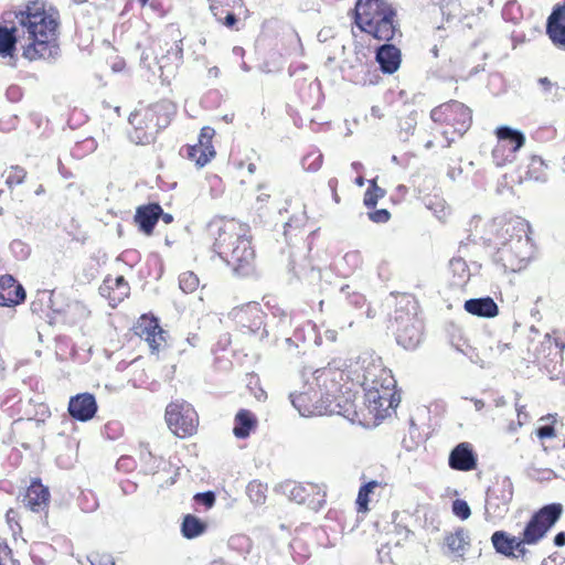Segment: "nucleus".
<instances>
[{
	"mask_svg": "<svg viewBox=\"0 0 565 565\" xmlns=\"http://www.w3.org/2000/svg\"><path fill=\"white\" fill-rule=\"evenodd\" d=\"M26 292L22 285H17L15 289L0 291V307H14L25 300Z\"/></svg>",
	"mask_w": 565,
	"mask_h": 565,
	"instance_id": "35",
	"label": "nucleus"
},
{
	"mask_svg": "<svg viewBox=\"0 0 565 565\" xmlns=\"http://www.w3.org/2000/svg\"><path fill=\"white\" fill-rule=\"evenodd\" d=\"M447 175L451 181H460L462 168L460 166L449 167Z\"/></svg>",
	"mask_w": 565,
	"mask_h": 565,
	"instance_id": "58",
	"label": "nucleus"
},
{
	"mask_svg": "<svg viewBox=\"0 0 565 565\" xmlns=\"http://www.w3.org/2000/svg\"><path fill=\"white\" fill-rule=\"evenodd\" d=\"M385 190L380 188L376 183V180H370L369 181V188L364 193L363 203L367 209L375 207L379 200L384 198Z\"/></svg>",
	"mask_w": 565,
	"mask_h": 565,
	"instance_id": "37",
	"label": "nucleus"
},
{
	"mask_svg": "<svg viewBox=\"0 0 565 565\" xmlns=\"http://www.w3.org/2000/svg\"><path fill=\"white\" fill-rule=\"evenodd\" d=\"M183 47L182 40H175L166 50H162L160 56H157L159 68L163 72L164 68L171 66L178 67L182 63Z\"/></svg>",
	"mask_w": 565,
	"mask_h": 565,
	"instance_id": "26",
	"label": "nucleus"
},
{
	"mask_svg": "<svg viewBox=\"0 0 565 565\" xmlns=\"http://www.w3.org/2000/svg\"><path fill=\"white\" fill-rule=\"evenodd\" d=\"M380 487V482L372 480L359 489L358 498H356V509L358 512H366L369 511V502H370V494L374 491L375 488Z\"/></svg>",
	"mask_w": 565,
	"mask_h": 565,
	"instance_id": "36",
	"label": "nucleus"
},
{
	"mask_svg": "<svg viewBox=\"0 0 565 565\" xmlns=\"http://www.w3.org/2000/svg\"><path fill=\"white\" fill-rule=\"evenodd\" d=\"M524 406L516 405V412H518V425L522 426L525 422L529 420V415L524 411Z\"/></svg>",
	"mask_w": 565,
	"mask_h": 565,
	"instance_id": "59",
	"label": "nucleus"
},
{
	"mask_svg": "<svg viewBox=\"0 0 565 565\" xmlns=\"http://www.w3.org/2000/svg\"><path fill=\"white\" fill-rule=\"evenodd\" d=\"M430 118L435 122L450 126L454 132L462 136L472 121L471 109L458 100H449L435 107L430 111Z\"/></svg>",
	"mask_w": 565,
	"mask_h": 565,
	"instance_id": "8",
	"label": "nucleus"
},
{
	"mask_svg": "<svg viewBox=\"0 0 565 565\" xmlns=\"http://www.w3.org/2000/svg\"><path fill=\"white\" fill-rule=\"evenodd\" d=\"M161 214L162 207L159 203L141 205L136 210L135 222L142 233L150 235Z\"/></svg>",
	"mask_w": 565,
	"mask_h": 565,
	"instance_id": "20",
	"label": "nucleus"
},
{
	"mask_svg": "<svg viewBox=\"0 0 565 565\" xmlns=\"http://www.w3.org/2000/svg\"><path fill=\"white\" fill-rule=\"evenodd\" d=\"M537 83L542 87V93L544 94L545 98L554 100V97L558 90L557 84L553 83L548 77H540Z\"/></svg>",
	"mask_w": 565,
	"mask_h": 565,
	"instance_id": "45",
	"label": "nucleus"
},
{
	"mask_svg": "<svg viewBox=\"0 0 565 565\" xmlns=\"http://www.w3.org/2000/svg\"><path fill=\"white\" fill-rule=\"evenodd\" d=\"M338 333L335 330L328 329L324 331L322 339L324 338L327 341L333 343L337 341Z\"/></svg>",
	"mask_w": 565,
	"mask_h": 565,
	"instance_id": "61",
	"label": "nucleus"
},
{
	"mask_svg": "<svg viewBox=\"0 0 565 565\" xmlns=\"http://www.w3.org/2000/svg\"><path fill=\"white\" fill-rule=\"evenodd\" d=\"M546 34L554 46L565 50V4L553 9L546 21Z\"/></svg>",
	"mask_w": 565,
	"mask_h": 565,
	"instance_id": "17",
	"label": "nucleus"
},
{
	"mask_svg": "<svg viewBox=\"0 0 565 565\" xmlns=\"http://www.w3.org/2000/svg\"><path fill=\"white\" fill-rule=\"evenodd\" d=\"M516 544H518V546L514 547V552H518V554H515L516 555L515 557L525 556V554L527 553V550L524 547V544H526L524 542V539H522V540L516 539Z\"/></svg>",
	"mask_w": 565,
	"mask_h": 565,
	"instance_id": "60",
	"label": "nucleus"
},
{
	"mask_svg": "<svg viewBox=\"0 0 565 565\" xmlns=\"http://www.w3.org/2000/svg\"><path fill=\"white\" fill-rule=\"evenodd\" d=\"M396 342L406 350L418 347L423 335V323L416 312L396 309L393 318Z\"/></svg>",
	"mask_w": 565,
	"mask_h": 565,
	"instance_id": "7",
	"label": "nucleus"
},
{
	"mask_svg": "<svg viewBox=\"0 0 565 565\" xmlns=\"http://www.w3.org/2000/svg\"><path fill=\"white\" fill-rule=\"evenodd\" d=\"M206 523L193 514H186L181 523L183 537L193 540L206 531Z\"/></svg>",
	"mask_w": 565,
	"mask_h": 565,
	"instance_id": "32",
	"label": "nucleus"
},
{
	"mask_svg": "<svg viewBox=\"0 0 565 565\" xmlns=\"http://www.w3.org/2000/svg\"><path fill=\"white\" fill-rule=\"evenodd\" d=\"M513 498V483L509 477L497 479L494 484L488 489L486 511L494 516H502L509 510Z\"/></svg>",
	"mask_w": 565,
	"mask_h": 565,
	"instance_id": "12",
	"label": "nucleus"
},
{
	"mask_svg": "<svg viewBox=\"0 0 565 565\" xmlns=\"http://www.w3.org/2000/svg\"><path fill=\"white\" fill-rule=\"evenodd\" d=\"M12 252H14L15 254H19L21 258H25L29 253H30V248L21 241L19 239H15L11 243L10 245Z\"/></svg>",
	"mask_w": 565,
	"mask_h": 565,
	"instance_id": "55",
	"label": "nucleus"
},
{
	"mask_svg": "<svg viewBox=\"0 0 565 565\" xmlns=\"http://www.w3.org/2000/svg\"><path fill=\"white\" fill-rule=\"evenodd\" d=\"M230 316L239 326L245 333L256 334L262 331L260 337L266 334L264 326V312L259 303L248 302L239 307H235Z\"/></svg>",
	"mask_w": 565,
	"mask_h": 565,
	"instance_id": "13",
	"label": "nucleus"
},
{
	"mask_svg": "<svg viewBox=\"0 0 565 565\" xmlns=\"http://www.w3.org/2000/svg\"><path fill=\"white\" fill-rule=\"evenodd\" d=\"M510 343L498 342L495 349L491 348V350H495L498 354H502L505 350H510Z\"/></svg>",
	"mask_w": 565,
	"mask_h": 565,
	"instance_id": "64",
	"label": "nucleus"
},
{
	"mask_svg": "<svg viewBox=\"0 0 565 565\" xmlns=\"http://www.w3.org/2000/svg\"><path fill=\"white\" fill-rule=\"evenodd\" d=\"M344 259L347 262L359 263L360 262V253L359 252L347 253L344 256Z\"/></svg>",
	"mask_w": 565,
	"mask_h": 565,
	"instance_id": "63",
	"label": "nucleus"
},
{
	"mask_svg": "<svg viewBox=\"0 0 565 565\" xmlns=\"http://www.w3.org/2000/svg\"><path fill=\"white\" fill-rule=\"evenodd\" d=\"M166 422L175 436L184 438L195 431L198 414L188 402L175 401L167 406Z\"/></svg>",
	"mask_w": 565,
	"mask_h": 565,
	"instance_id": "10",
	"label": "nucleus"
},
{
	"mask_svg": "<svg viewBox=\"0 0 565 565\" xmlns=\"http://www.w3.org/2000/svg\"><path fill=\"white\" fill-rule=\"evenodd\" d=\"M529 230V223L521 218L504 223L497 233L494 263L504 270L519 271L524 268L533 254Z\"/></svg>",
	"mask_w": 565,
	"mask_h": 565,
	"instance_id": "2",
	"label": "nucleus"
},
{
	"mask_svg": "<svg viewBox=\"0 0 565 565\" xmlns=\"http://www.w3.org/2000/svg\"><path fill=\"white\" fill-rule=\"evenodd\" d=\"M516 539L509 535L505 531H495L491 536V542L497 553L507 557H515L514 547L518 546Z\"/></svg>",
	"mask_w": 565,
	"mask_h": 565,
	"instance_id": "30",
	"label": "nucleus"
},
{
	"mask_svg": "<svg viewBox=\"0 0 565 565\" xmlns=\"http://www.w3.org/2000/svg\"><path fill=\"white\" fill-rule=\"evenodd\" d=\"M99 290L110 301L119 302L128 295L129 286L124 276H117L116 278H106Z\"/></svg>",
	"mask_w": 565,
	"mask_h": 565,
	"instance_id": "25",
	"label": "nucleus"
},
{
	"mask_svg": "<svg viewBox=\"0 0 565 565\" xmlns=\"http://www.w3.org/2000/svg\"><path fill=\"white\" fill-rule=\"evenodd\" d=\"M425 206L433 212V214L443 221L446 218L448 212L446 202L438 196H426L424 199Z\"/></svg>",
	"mask_w": 565,
	"mask_h": 565,
	"instance_id": "39",
	"label": "nucleus"
},
{
	"mask_svg": "<svg viewBox=\"0 0 565 565\" xmlns=\"http://www.w3.org/2000/svg\"><path fill=\"white\" fill-rule=\"evenodd\" d=\"M17 24L0 26V55L11 56L19 43L29 61L55 60L60 55L57 43L58 12L40 0L30 1L15 12Z\"/></svg>",
	"mask_w": 565,
	"mask_h": 565,
	"instance_id": "1",
	"label": "nucleus"
},
{
	"mask_svg": "<svg viewBox=\"0 0 565 565\" xmlns=\"http://www.w3.org/2000/svg\"><path fill=\"white\" fill-rule=\"evenodd\" d=\"M342 377V373L332 367H323L313 372L312 382L313 385L323 393H328V397L333 399L335 393L339 391V379Z\"/></svg>",
	"mask_w": 565,
	"mask_h": 565,
	"instance_id": "19",
	"label": "nucleus"
},
{
	"mask_svg": "<svg viewBox=\"0 0 565 565\" xmlns=\"http://www.w3.org/2000/svg\"><path fill=\"white\" fill-rule=\"evenodd\" d=\"M194 499L198 503L206 508H212L215 503V494L212 491L196 493Z\"/></svg>",
	"mask_w": 565,
	"mask_h": 565,
	"instance_id": "51",
	"label": "nucleus"
},
{
	"mask_svg": "<svg viewBox=\"0 0 565 565\" xmlns=\"http://www.w3.org/2000/svg\"><path fill=\"white\" fill-rule=\"evenodd\" d=\"M541 347L543 351H545L546 349L550 351L554 350L553 360L557 361L558 359H562L563 345L561 347L557 341L547 338L546 341L542 342Z\"/></svg>",
	"mask_w": 565,
	"mask_h": 565,
	"instance_id": "50",
	"label": "nucleus"
},
{
	"mask_svg": "<svg viewBox=\"0 0 565 565\" xmlns=\"http://www.w3.org/2000/svg\"><path fill=\"white\" fill-rule=\"evenodd\" d=\"M174 114L175 106L169 100H161L152 106V108L147 113L146 117L152 121L153 117L157 116L154 126L158 129H162L170 124V120Z\"/></svg>",
	"mask_w": 565,
	"mask_h": 565,
	"instance_id": "27",
	"label": "nucleus"
},
{
	"mask_svg": "<svg viewBox=\"0 0 565 565\" xmlns=\"http://www.w3.org/2000/svg\"><path fill=\"white\" fill-rule=\"evenodd\" d=\"M257 418L248 409H239L235 415L233 434L236 438L245 439L256 427Z\"/></svg>",
	"mask_w": 565,
	"mask_h": 565,
	"instance_id": "28",
	"label": "nucleus"
},
{
	"mask_svg": "<svg viewBox=\"0 0 565 565\" xmlns=\"http://www.w3.org/2000/svg\"><path fill=\"white\" fill-rule=\"evenodd\" d=\"M40 296L42 297L41 299L39 300H34L31 302V311L34 312V313H39L40 311H42V302H43V299L44 298H47V301L51 303V307L53 308V294H47L46 291H43L40 294Z\"/></svg>",
	"mask_w": 565,
	"mask_h": 565,
	"instance_id": "54",
	"label": "nucleus"
},
{
	"mask_svg": "<svg viewBox=\"0 0 565 565\" xmlns=\"http://www.w3.org/2000/svg\"><path fill=\"white\" fill-rule=\"evenodd\" d=\"M536 435L541 439L552 438L555 436V429L552 425H543L536 429Z\"/></svg>",
	"mask_w": 565,
	"mask_h": 565,
	"instance_id": "57",
	"label": "nucleus"
},
{
	"mask_svg": "<svg viewBox=\"0 0 565 565\" xmlns=\"http://www.w3.org/2000/svg\"><path fill=\"white\" fill-rule=\"evenodd\" d=\"M452 513L460 520H467L471 515V510L467 501L456 499L451 504Z\"/></svg>",
	"mask_w": 565,
	"mask_h": 565,
	"instance_id": "43",
	"label": "nucleus"
},
{
	"mask_svg": "<svg viewBox=\"0 0 565 565\" xmlns=\"http://www.w3.org/2000/svg\"><path fill=\"white\" fill-rule=\"evenodd\" d=\"M349 286H343L341 288V292L347 295L348 302L353 306L354 308H362L365 303V297L362 294L359 292H352L350 294Z\"/></svg>",
	"mask_w": 565,
	"mask_h": 565,
	"instance_id": "47",
	"label": "nucleus"
},
{
	"mask_svg": "<svg viewBox=\"0 0 565 565\" xmlns=\"http://www.w3.org/2000/svg\"><path fill=\"white\" fill-rule=\"evenodd\" d=\"M306 218L305 215L300 217H291L286 224H285V235L288 234L289 230L291 228H300L305 225Z\"/></svg>",
	"mask_w": 565,
	"mask_h": 565,
	"instance_id": "56",
	"label": "nucleus"
},
{
	"mask_svg": "<svg viewBox=\"0 0 565 565\" xmlns=\"http://www.w3.org/2000/svg\"><path fill=\"white\" fill-rule=\"evenodd\" d=\"M395 385L396 381L391 371L383 366L381 360L369 364L362 381L369 408L379 414L381 411L396 407L399 401L394 396Z\"/></svg>",
	"mask_w": 565,
	"mask_h": 565,
	"instance_id": "5",
	"label": "nucleus"
},
{
	"mask_svg": "<svg viewBox=\"0 0 565 565\" xmlns=\"http://www.w3.org/2000/svg\"><path fill=\"white\" fill-rule=\"evenodd\" d=\"M440 11L447 19L460 13V3L458 0H439Z\"/></svg>",
	"mask_w": 565,
	"mask_h": 565,
	"instance_id": "44",
	"label": "nucleus"
},
{
	"mask_svg": "<svg viewBox=\"0 0 565 565\" xmlns=\"http://www.w3.org/2000/svg\"><path fill=\"white\" fill-rule=\"evenodd\" d=\"M20 285L12 275L6 274L0 276V291H7L9 289H15V286Z\"/></svg>",
	"mask_w": 565,
	"mask_h": 565,
	"instance_id": "53",
	"label": "nucleus"
},
{
	"mask_svg": "<svg viewBox=\"0 0 565 565\" xmlns=\"http://www.w3.org/2000/svg\"><path fill=\"white\" fill-rule=\"evenodd\" d=\"M200 280L193 271L182 273L179 277L180 289L185 294H191L199 287Z\"/></svg>",
	"mask_w": 565,
	"mask_h": 565,
	"instance_id": "41",
	"label": "nucleus"
},
{
	"mask_svg": "<svg viewBox=\"0 0 565 565\" xmlns=\"http://www.w3.org/2000/svg\"><path fill=\"white\" fill-rule=\"evenodd\" d=\"M561 503H550L536 511L523 530V539L526 544H536L555 525L563 514Z\"/></svg>",
	"mask_w": 565,
	"mask_h": 565,
	"instance_id": "6",
	"label": "nucleus"
},
{
	"mask_svg": "<svg viewBox=\"0 0 565 565\" xmlns=\"http://www.w3.org/2000/svg\"><path fill=\"white\" fill-rule=\"evenodd\" d=\"M546 164L539 156H532L529 164L527 175L535 181H546V173L544 172Z\"/></svg>",
	"mask_w": 565,
	"mask_h": 565,
	"instance_id": "38",
	"label": "nucleus"
},
{
	"mask_svg": "<svg viewBox=\"0 0 565 565\" xmlns=\"http://www.w3.org/2000/svg\"><path fill=\"white\" fill-rule=\"evenodd\" d=\"M445 543L450 553L462 558L470 545L469 532L463 527H458L454 533L445 537Z\"/></svg>",
	"mask_w": 565,
	"mask_h": 565,
	"instance_id": "29",
	"label": "nucleus"
},
{
	"mask_svg": "<svg viewBox=\"0 0 565 565\" xmlns=\"http://www.w3.org/2000/svg\"><path fill=\"white\" fill-rule=\"evenodd\" d=\"M215 253L233 268L236 274H247L255 252L246 236L245 228L235 222L225 223L214 242Z\"/></svg>",
	"mask_w": 565,
	"mask_h": 565,
	"instance_id": "3",
	"label": "nucleus"
},
{
	"mask_svg": "<svg viewBox=\"0 0 565 565\" xmlns=\"http://www.w3.org/2000/svg\"><path fill=\"white\" fill-rule=\"evenodd\" d=\"M369 218L377 224L387 223L391 218V213L386 209L375 210L373 212L367 213Z\"/></svg>",
	"mask_w": 565,
	"mask_h": 565,
	"instance_id": "49",
	"label": "nucleus"
},
{
	"mask_svg": "<svg viewBox=\"0 0 565 565\" xmlns=\"http://www.w3.org/2000/svg\"><path fill=\"white\" fill-rule=\"evenodd\" d=\"M291 341H312L315 345L319 347L322 344V335L317 332L316 326L308 321L303 326L295 330L294 338L287 339V342Z\"/></svg>",
	"mask_w": 565,
	"mask_h": 565,
	"instance_id": "33",
	"label": "nucleus"
},
{
	"mask_svg": "<svg viewBox=\"0 0 565 565\" xmlns=\"http://www.w3.org/2000/svg\"><path fill=\"white\" fill-rule=\"evenodd\" d=\"M49 499V489L40 482H32L28 488L22 502L31 511L40 512L47 507Z\"/></svg>",
	"mask_w": 565,
	"mask_h": 565,
	"instance_id": "24",
	"label": "nucleus"
},
{
	"mask_svg": "<svg viewBox=\"0 0 565 565\" xmlns=\"http://www.w3.org/2000/svg\"><path fill=\"white\" fill-rule=\"evenodd\" d=\"M266 488L257 481H250L246 488L249 500L255 504H263L266 500Z\"/></svg>",
	"mask_w": 565,
	"mask_h": 565,
	"instance_id": "40",
	"label": "nucleus"
},
{
	"mask_svg": "<svg viewBox=\"0 0 565 565\" xmlns=\"http://www.w3.org/2000/svg\"><path fill=\"white\" fill-rule=\"evenodd\" d=\"M554 544L558 547H562L565 545V532H558L554 536Z\"/></svg>",
	"mask_w": 565,
	"mask_h": 565,
	"instance_id": "62",
	"label": "nucleus"
},
{
	"mask_svg": "<svg viewBox=\"0 0 565 565\" xmlns=\"http://www.w3.org/2000/svg\"><path fill=\"white\" fill-rule=\"evenodd\" d=\"M215 130L211 127H203L199 136V145L191 146L188 149L189 157L195 161L199 168H203L215 156L212 139Z\"/></svg>",
	"mask_w": 565,
	"mask_h": 565,
	"instance_id": "15",
	"label": "nucleus"
},
{
	"mask_svg": "<svg viewBox=\"0 0 565 565\" xmlns=\"http://www.w3.org/2000/svg\"><path fill=\"white\" fill-rule=\"evenodd\" d=\"M281 489L284 493L289 498V500L295 501L298 504H302L307 502L310 492L315 490V487L302 486L295 481H287L281 484Z\"/></svg>",
	"mask_w": 565,
	"mask_h": 565,
	"instance_id": "31",
	"label": "nucleus"
},
{
	"mask_svg": "<svg viewBox=\"0 0 565 565\" xmlns=\"http://www.w3.org/2000/svg\"><path fill=\"white\" fill-rule=\"evenodd\" d=\"M375 60L383 73L393 74L401 65V51L395 45L385 43L376 50Z\"/></svg>",
	"mask_w": 565,
	"mask_h": 565,
	"instance_id": "23",
	"label": "nucleus"
},
{
	"mask_svg": "<svg viewBox=\"0 0 565 565\" xmlns=\"http://www.w3.org/2000/svg\"><path fill=\"white\" fill-rule=\"evenodd\" d=\"M308 388L289 395L292 406L301 416L323 415L332 413V401L328 393L320 392L313 383L307 384Z\"/></svg>",
	"mask_w": 565,
	"mask_h": 565,
	"instance_id": "9",
	"label": "nucleus"
},
{
	"mask_svg": "<svg viewBox=\"0 0 565 565\" xmlns=\"http://www.w3.org/2000/svg\"><path fill=\"white\" fill-rule=\"evenodd\" d=\"M210 10L216 21L222 22L227 28H233L237 23V18L233 12L236 7H242L243 0H209Z\"/></svg>",
	"mask_w": 565,
	"mask_h": 565,
	"instance_id": "21",
	"label": "nucleus"
},
{
	"mask_svg": "<svg viewBox=\"0 0 565 565\" xmlns=\"http://www.w3.org/2000/svg\"><path fill=\"white\" fill-rule=\"evenodd\" d=\"M130 138L136 143H150L153 140V135L142 130L141 127L136 126L135 131L130 135Z\"/></svg>",
	"mask_w": 565,
	"mask_h": 565,
	"instance_id": "48",
	"label": "nucleus"
},
{
	"mask_svg": "<svg viewBox=\"0 0 565 565\" xmlns=\"http://www.w3.org/2000/svg\"><path fill=\"white\" fill-rule=\"evenodd\" d=\"M449 268L454 274V285L463 287L470 279V270L465 259L452 258L449 262Z\"/></svg>",
	"mask_w": 565,
	"mask_h": 565,
	"instance_id": "34",
	"label": "nucleus"
},
{
	"mask_svg": "<svg viewBox=\"0 0 565 565\" xmlns=\"http://www.w3.org/2000/svg\"><path fill=\"white\" fill-rule=\"evenodd\" d=\"M96 398L90 393H81L72 396L68 402V413L78 422H87L97 413Z\"/></svg>",
	"mask_w": 565,
	"mask_h": 565,
	"instance_id": "16",
	"label": "nucleus"
},
{
	"mask_svg": "<svg viewBox=\"0 0 565 565\" xmlns=\"http://www.w3.org/2000/svg\"><path fill=\"white\" fill-rule=\"evenodd\" d=\"M134 332L149 344L152 353L158 352L162 342L166 341V331L162 330L154 317L141 316L134 327Z\"/></svg>",
	"mask_w": 565,
	"mask_h": 565,
	"instance_id": "14",
	"label": "nucleus"
},
{
	"mask_svg": "<svg viewBox=\"0 0 565 565\" xmlns=\"http://www.w3.org/2000/svg\"><path fill=\"white\" fill-rule=\"evenodd\" d=\"M26 177V172L21 167H12L11 171L8 174L7 183L9 185H19L21 184Z\"/></svg>",
	"mask_w": 565,
	"mask_h": 565,
	"instance_id": "46",
	"label": "nucleus"
},
{
	"mask_svg": "<svg viewBox=\"0 0 565 565\" xmlns=\"http://www.w3.org/2000/svg\"><path fill=\"white\" fill-rule=\"evenodd\" d=\"M88 561L92 565H115L110 555L93 554L88 556Z\"/></svg>",
	"mask_w": 565,
	"mask_h": 565,
	"instance_id": "52",
	"label": "nucleus"
},
{
	"mask_svg": "<svg viewBox=\"0 0 565 565\" xmlns=\"http://www.w3.org/2000/svg\"><path fill=\"white\" fill-rule=\"evenodd\" d=\"M465 310L476 317L491 319L499 315L497 302L489 296L471 298L465 301Z\"/></svg>",
	"mask_w": 565,
	"mask_h": 565,
	"instance_id": "22",
	"label": "nucleus"
},
{
	"mask_svg": "<svg viewBox=\"0 0 565 565\" xmlns=\"http://www.w3.org/2000/svg\"><path fill=\"white\" fill-rule=\"evenodd\" d=\"M495 135L499 143L492 151L493 160L497 166H503L511 162L515 158V153L524 146L525 136L521 130L513 129L509 126L498 127Z\"/></svg>",
	"mask_w": 565,
	"mask_h": 565,
	"instance_id": "11",
	"label": "nucleus"
},
{
	"mask_svg": "<svg viewBox=\"0 0 565 565\" xmlns=\"http://www.w3.org/2000/svg\"><path fill=\"white\" fill-rule=\"evenodd\" d=\"M448 465L458 471H470L477 467V455L469 443L458 444L449 454Z\"/></svg>",
	"mask_w": 565,
	"mask_h": 565,
	"instance_id": "18",
	"label": "nucleus"
},
{
	"mask_svg": "<svg viewBox=\"0 0 565 565\" xmlns=\"http://www.w3.org/2000/svg\"><path fill=\"white\" fill-rule=\"evenodd\" d=\"M322 161H323L322 153L320 151L316 150V151H312V152L306 154L301 160V164L306 171L316 172L321 168Z\"/></svg>",
	"mask_w": 565,
	"mask_h": 565,
	"instance_id": "42",
	"label": "nucleus"
},
{
	"mask_svg": "<svg viewBox=\"0 0 565 565\" xmlns=\"http://www.w3.org/2000/svg\"><path fill=\"white\" fill-rule=\"evenodd\" d=\"M355 24L380 41H391L397 30L396 10L385 0H358Z\"/></svg>",
	"mask_w": 565,
	"mask_h": 565,
	"instance_id": "4",
	"label": "nucleus"
}]
</instances>
